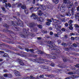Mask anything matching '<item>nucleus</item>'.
<instances>
[{"label": "nucleus", "mask_w": 79, "mask_h": 79, "mask_svg": "<svg viewBox=\"0 0 79 79\" xmlns=\"http://www.w3.org/2000/svg\"><path fill=\"white\" fill-rule=\"evenodd\" d=\"M16 19L17 20L18 22L16 21H11L10 23L12 24L11 25V26H12V29H13L15 31H18L17 33H13V31L9 30L7 29H3V31L6 33H8L9 37L13 40H17L18 37L16 36V35H17L18 34H19L20 35L22 38H26V37H27L29 35H31L32 37H34V34L31 33L29 31V29H26L23 28V32H20L19 31H20L21 29L19 27H17V26H19L20 27H23L24 25L23 23H19V18H17Z\"/></svg>", "instance_id": "nucleus-1"}, {"label": "nucleus", "mask_w": 79, "mask_h": 79, "mask_svg": "<svg viewBox=\"0 0 79 79\" xmlns=\"http://www.w3.org/2000/svg\"><path fill=\"white\" fill-rule=\"evenodd\" d=\"M31 60L32 61H33L35 63H40V64H42V62L40 61H43L45 62H50V61L48 60H47V59H44L43 58L41 57L37 58L36 59H31Z\"/></svg>", "instance_id": "nucleus-2"}, {"label": "nucleus", "mask_w": 79, "mask_h": 79, "mask_svg": "<svg viewBox=\"0 0 79 79\" xmlns=\"http://www.w3.org/2000/svg\"><path fill=\"white\" fill-rule=\"evenodd\" d=\"M30 17L31 18L33 17L34 19H37V20L39 22H40V23H42L44 22V19L41 17H38L37 16H36L35 14L34 13H32V14L30 16Z\"/></svg>", "instance_id": "nucleus-3"}, {"label": "nucleus", "mask_w": 79, "mask_h": 79, "mask_svg": "<svg viewBox=\"0 0 79 79\" xmlns=\"http://www.w3.org/2000/svg\"><path fill=\"white\" fill-rule=\"evenodd\" d=\"M48 42L50 44L49 45H48V47H49V49H50L51 50H56L55 51L57 53H60V50H56V49H55V47L53 46V45H52L51 44H52V41H48Z\"/></svg>", "instance_id": "nucleus-4"}, {"label": "nucleus", "mask_w": 79, "mask_h": 79, "mask_svg": "<svg viewBox=\"0 0 79 79\" xmlns=\"http://www.w3.org/2000/svg\"><path fill=\"white\" fill-rule=\"evenodd\" d=\"M73 23V20H71L68 22V24L69 26V29L70 30H73V24L72 23Z\"/></svg>", "instance_id": "nucleus-5"}, {"label": "nucleus", "mask_w": 79, "mask_h": 79, "mask_svg": "<svg viewBox=\"0 0 79 79\" xmlns=\"http://www.w3.org/2000/svg\"><path fill=\"white\" fill-rule=\"evenodd\" d=\"M55 54L54 53H52L49 55H47V56H48L49 58H52V59H56V57L54 56Z\"/></svg>", "instance_id": "nucleus-6"}, {"label": "nucleus", "mask_w": 79, "mask_h": 79, "mask_svg": "<svg viewBox=\"0 0 79 79\" xmlns=\"http://www.w3.org/2000/svg\"><path fill=\"white\" fill-rule=\"evenodd\" d=\"M65 7L66 6L64 5H62L61 7L60 8V11L61 12L63 13L65 11V10L64 9Z\"/></svg>", "instance_id": "nucleus-7"}, {"label": "nucleus", "mask_w": 79, "mask_h": 79, "mask_svg": "<svg viewBox=\"0 0 79 79\" xmlns=\"http://www.w3.org/2000/svg\"><path fill=\"white\" fill-rule=\"evenodd\" d=\"M73 5V2H68L67 3V6H67L68 8H71V7H72V6Z\"/></svg>", "instance_id": "nucleus-8"}, {"label": "nucleus", "mask_w": 79, "mask_h": 79, "mask_svg": "<svg viewBox=\"0 0 79 79\" xmlns=\"http://www.w3.org/2000/svg\"><path fill=\"white\" fill-rule=\"evenodd\" d=\"M53 21L54 23H56V24H60V21L57 20L56 19H54L53 18H52L51 19Z\"/></svg>", "instance_id": "nucleus-9"}, {"label": "nucleus", "mask_w": 79, "mask_h": 79, "mask_svg": "<svg viewBox=\"0 0 79 79\" xmlns=\"http://www.w3.org/2000/svg\"><path fill=\"white\" fill-rule=\"evenodd\" d=\"M14 73L16 76H21V74H20V73L17 71H15Z\"/></svg>", "instance_id": "nucleus-10"}, {"label": "nucleus", "mask_w": 79, "mask_h": 79, "mask_svg": "<svg viewBox=\"0 0 79 79\" xmlns=\"http://www.w3.org/2000/svg\"><path fill=\"white\" fill-rule=\"evenodd\" d=\"M63 61L64 63H71V61L69 60L68 59H67L66 58L63 59Z\"/></svg>", "instance_id": "nucleus-11"}, {"label": "nucleus", "mask_w": 79, "mask_h": 79, "mask_svg": "<svg viewBox=\"0 0 79 79\" xmlns=\"http://www.w3.org/2000/svg\"><path fill=\"white\" fill-rule=\"evenodd\" d=\"M19 63L20 65H21V66H24V65H25V64H24V62L22 60H19Z\"/></svg>", "instance_id": "nucleus-12"}, {"label": "nucleus", "mask_w": 79, "mask_h": 79, "mask_svg": "<svg viewBox=\"0 0 79 79\" xmlns=\"http://www.w3.org/2000/svg\"><path fill=\"white\" fill-rule=\"evenodd\" d=\"M58 66L60 68H64L66 66V65H65V64H63L62 65L58 64Z\"/></svg>", "instance_id": "nucleus-13"}, {"label": "nucleus", "mask_w": 79, "mask_h": 79, "mask_svg": "<svg viewBox=\"0 0 79 79\" xmlns=\"http://www.w3.org/2000/svg\"><path fill=\"white\" fill-rule=\"evenodd\" d=\"M35 26V24L34 23L32 22L31 23H30L29 24V26L30 27H34V26Z\"/></svg>", "instance_id": "nucleus-14"}, {"label": "nucleus", "mask_w": 79, "mask_h": 79, "mask_svg": "<svg viewBox=\"0 0 79 79\" xmlns=\"http://www.w3.org/2000/svg\"><path fill=\"white\" fill-rule=\"evenodd\" d=\"M5 6L6 8H7L8 6L9 7V8H10L11 6V4H10V3H8L7 4V3H5Z\"/></svg>", "instance_id": "nucleus-15"}, {"label": "nucleus", "mask_w": 79, "mask_h": 79, "mask_svg": "<svg viewBox=\"0 0 79 79\" xmlns=\"http://www.w3.org/2000/svg\"><path fill=\"white\" fill-rule=\"evenodd\" d=\"M40 6L41 7V9L42 10H46V7H45V6H43L42 5H40Z\"/></svg>", "instance_id": "nucleus-16"}, {"label": "nucleus", "mask_w": 79, "mask_h": 79, "mask_svg": "<svg viewBox=\"0 0 79 79\" xmlns=\"http://www.w3.org/2000/svg\"><path fill=\"white\" fill-rule=\"evenodd\" d=\"M42 67L44 69H48V67L47 66L42 65Z\"/></svg>", "instance_id": "nucleus-17"}, {"label": "nucleus", "mask_w": 79, "mask_h": 79, "mask_svg": "<svg viewBox=\"0 0 79 79\" xmlns=\"http://www.w3.org/2000/svg\"><path fill=\"white\" fill-rule=\"evenodd\" d=\"M7 77L10 79H11V78H12V77H13V75H12V74L11 73H8Z\"/></svg>", "instance_id": "nucleus-18"}, {"label": "nucleus", "mask_w": 79, "mask_h": 79, "mask_svg": "<svg viewBox=\"0 0 79 79\" xmlns=\"http://www.w3.org/2000/svg\"><path fill=\"white\" fill-rule=\"evenodd\" d=\"M17 55H19V56H21L22 57H26V55H24L19 53H17Z\"/></svg>", "instance_id": "nucleus-19"}, {"label": "nucleus", "mask_w": 79, "mask_h": 79, "mask_svg": "<svg viewBox=\"0 0 79 79\" xmlns=\"http://www.w3.org/2000/svg\"><path fill=\"white\" fill-rule=\"evenodd\" d=\"M3 27H6V28H9V27L10 26L8 25V24L6 23H5L4 25H3Z\"/></svg>", "instance_id": "nucleus-20"}, {"label": "nucleus", "mask_w": 79, "mask_h": 79, "mask_svg": "<svg viewBox=\"0 0 79 79\" xmlns=\"http://www.w3.org/2000/svg\"><path fill=\"white\" fill-rule=\"evenodd\" d=\"M75 18L76 19H79V13H78L77 14H76V15H75Z\"/></svg>", "instance_id": "nucleus-21"}, {"label": "nucleus", "mask_w": 79, "mask_h": 79, "mask_svg": "<svg viewBox=\"0 0 79 79\" xmlns=\"http://www.w3.org/2000/svg\"><path fill=\"white\" fill-rule=\"evenodd\" d=\"M59 0H52L53 2L55 4H57L58 3Z\"/></svg>", "instance_id": "nucleus-22"}, {"label": "nucleus", "mask_w": 79, "mask_h": 79, "mask_svg": "<svg viewBox=\"0 0 79 79\" xmlns=\"http://www.w3.org/2000/svg\"><path fill=\"white\" fill-rule=\"evenodd\" d=\"M8 54L6 53H4V55H2V57H5L6 58V57H8Z\"/></svg>", "instance_id": "nucleus-23"}, {"label": "nucleus", "mask_w": 79, "mask_h": 79, "mask_svg": "<svg viewBox=\"0 0 79 79\" xmlns=\"http://www.w3.org/2000/svg\"><path fill=\"white\" fill-rule=\"evenodd\" d=\"M29 55L30 56H32V57H36L37 56V55L32 54H29Z\"/></svg>", "instance_id": "nucleus-24"}, {"label": "nucleus", "mask_w": 79, "mask_h": 79, "mask_svg": "<svg viewBox=\"0 0 79 79\" xmlns=\"http://www.w3.org/2000/svg\"><path fill=\"white\" fill-rule=\"evenodd\" d=\"M6 37V36H5V35L0 34V37H1V38H5V37Z\"/></svg>", "instance_id": "nucleus-25"}, {"label": "nucleus", "mask_w": 79, "mask_h": 79, "mask_svg": "<svg viewBox=\"0 0 79 79\" xmlns=\"http://www.w3.org/2000/svg\"><path fill=\"white\" fill-rule=\"evenodd\" d=\"M29 52H30L32 53H34V50L33 49H30Z\"/></svg>", "instance_id": "nucleus-26"}, {"label": "nucleus", "mask_w": 79, "mask_h": 79, "mask_svg": "<svg viewBox=\"0 0 79 79\" xmlns=\"http://www.w3.org/2000/svg\"><path fill=\"white\" fill-rule=\"evenodd\" d=\"M66 15H67V16H71V14L70 13V12H66Z\"/></svg>", "instance_id": "nucleus-27"}, {"label": "nucleus", "mask_w": 79, "mask_h": 79, "mask_svg": "<svg viewBox=\"0 0 79 79\" xmlns=\"http://www.w3.org/2000/svg\"><path fill=\"white\" fill-rule=\"evenodd\" d=\"M74 66L77 68H79V64H76V65H74Z\"/></svg>", "instance_id": "nucleus-28"}, {"label": "nucleus", "mask_w": 79, "mask_h": 79, "mask_svg": "<svg viewBox=\"0 0 79 79\" xmlns=\"http://www.w3.org/2000/svg\"><path fill=\"white\" fill-rule=\"evenodd\" d=\"M61 45H62L63 46H64V47H66L67 46V44L64 43H62L61 44Z\"/></svg>", "instance_id": "nucleus-29"}, {"label": "nucleus", "mask_w": 79, "mask_h": 79, "mask_svg": "<svg viewBox=\"0 0 79 79\" xmlns=\"http://www.w3.org/2000/svg\"><path fill=\"white\" fill-rule=\"evenodd\" d=\"M68 74L69 75H72L74 74V73L72 72H69L68 73Z\"/></svg>", "instance_id": "nucleus-30"}, {"label": "nucleus", "mask_w": 79, "mask_h": 79, "mask_svg": "<svg viewBox=\"0 0 79 79\" xmlns=\"http://www.w3.org/2000/svg\"><path fill=\"white\" fill-rule=\"evenodd\" d=\"M37 27L40 29H42V26L41 25H37Z\"/></svg>", "instance_id": "nucleus-31"}, {"label": "nucleus", "mask_w": 79, "mask_h": 79, "mask_svg": "<svg viewBox=\"0 0 79 79\" xmlns=\"http://www.w3.org/2000/svg\"><path fill=\"white\" fill-rule=\"evenodd\" d=\"M68 0H63V3L64 4H66L68 3Z\"/></svg>", "instance_id": "nucleus-32"}, {"label": "nucleus", "mask_w": 79, "mask_h": 79, "mask_svg": "<svg viewBox=\"0 0 79 79\" xmlns=\"http://www.w3.org/2000/svg\"><path fill=\"white\" fill-rule=\"evenodd\" d=\"M24 50L25 51H26L27 52H29V49L28 48H25Z\"/></svg>", "instance_id": "nucleus-33"}, {"label": "nucleus", "mask_w": 79, "mask_h": 79, "mask_svg": "<svg viewBox=\"0 0 79 79\" xmlns=\"http://www.w3.org/2000/svg\"><path fill=\"white\" fill-rule=\"evenodd\" d=\"M8 74H3V76L4 77H8Z\"/></svg>", "instance_id": "nucleus-34"}, {"label": "nucleus", "mask_w": 79, "mask_h": 79, "mask_svg": "<svg viewBox=\"0 0 79 79\" xmlns=\"http://www.w3.org/2000/svg\"><path fill=\"white\" fill-rule=\"evenodd\" d=\"M18 48H20L21 50H23V49H24V48L21 47L19 45L18 46Z\"/></svg>", "instance_id": "nucleus-35"}, {"label": "nucleus", "mask_w": 79, "mask_h": 79, "mask_svg": "<svg viewBox=\"0 0 79 79\" xmlns=\"http://www.w3.org/2000/svg\"><path fill=\"white\" fill-rule=\"evenodd\" d=\"M71 44H72V43L70 42H69L67 43V45H69V46H71Z\"/></svg>", "instance_id": "nucleus-36"}, {"label": "nucleus", "mask_w": 79, "mask_h": 79, "mask_svg": "<svg viewBox=\"0 0 79 79\" xmlns=\"http://www.w3.org/2000/svg\"><path fill=\"white\" fill-rule=\"evenodd\" d=\"M57 42L59 44H61V40H57Z\"/></svg>", "instance_id": "nucleus-37"}, {"label": "nucleus", "mask_w": 79, "mask_h": 79, "mask_svg": "<svg viewBox=\"0 0 79 79\" xmlns=\"http://www.w3.org/2000/svg\"><path fill=\"white\" fill-rule=\"evenodd\" d=\"M51 66H53V67L55 66V64H54V63L53 62H52L51 64Z\"/></svg>", "instance_id": "nucleus-38"}, {"label": "nucleus", "mask_w": 79, "mask_h": 79, "mask_svg": "<svg viewBox=\"0 0 79 79\" xmlns=\"http://www.w3.org/2000/svg\"><path fill=\"white\" fill-rule=\"evenodd\" d=\"M74 26L75 27H77V28L79 27V26H78V25L77 24H75V25H74Z\"/></svg>", "instance_id": "nucleus-39"}, {"label": "nucleus", "mask_w": 79, "mask_h": 79, "mask_svg": "<svg viewBox=\"0 0 79 79\" xmlns=\"http://www.w3.org/2000/svg\"><path fill=\"white\" fill-rule=\"evenodd\" d=\"M54 35L55 37H59V36H58V34L55 33L54 34Z\"/></svg>", "instance_id": "nucleus-40"}, {"label": "nucleus", "mask_w": 79, "mask_h": 79, "mask_svg": "<svg viewBox=\"0 0 79 79\" xmlns=\"http://www.w3.org/2000/svg\"><path fill=\"white\" fill-rule=\"evenodd\" d=\"M42 32L43 33H44V34H47V31L43 30L42 31Z\"/></svg>", "instance_id": "nucleus-41"}, {"label": "nucleus", "mask_w": 79, "mask_h": 79, "mask_svg": "<svg viewBox=\"0 0 79 79\" xmlns=\"http://www.w3.org/2000/svg\"><path fill=\"white\" fill-rule=\"evenodd\" d=\"M6 53H11V51L10 50L7 49Z\"/></svg>", "instance_id": "nucleus-42"}, {"label": "nucleus", "mask_w": 79, "mask_h": 79, "mask_svg": "<svg viewBox=\"0 0 79 79\" xmlns=\"http://www.w3.org/2000/svg\"><path fill=\"white\" fill-rule=\"evenodd\" d=\"M2 11H6V10H6V9L4 7H2Z\"/></svg>", "instance_id": "nucleus-43"}, {"label": "nucleus", "mask_w": 79, "mask_h": 79, "mask_svg": "<svg viewBox=\"0 0 79 79\" xmlns=\"http://www.w3.org/2000/svg\"><path fill=\"white\" fill-rule=\"evenodd\" d=\"M61 31H63L64 32L66 30L65 29V28H62Z\"/></svg>", "instance_id": "nucleus-44"}, {"label": "nucleus", "mask_w": 79, "mask_h": 79, "mask_svg": "<svg viewBox=\"0 0 79 79\" xmlns=\"http://www.w3.org/2000/svg\"><path fill=\"white\" fill-rule=\"evenodd\" d=\"M46 24L47 26H50V22H47L46 23Z\"/></svg>", "instance_id": "nucleus-45"}, {"label": "nucleus", "mask_w": 79, "mask_h": 79, "mask_svg": "<svg viewBox=\"0 0 79 79\" xmlns=\"http://www.w3.org/2000/svg\"><path fill=\"white\" fill-rule=\"evenodd\" d=\"M34 30L35 32H37V31H38V30L37 29V28H34Z\"/></svg>", "instance_id": "nucleus-46"}, {"label": "nucleus", "mask_w": 79, "mask_h": 79, "mask_svg": "<svg viewBox=\"0 0 79 79\" xmlns=\"http://www.w3.org/2000/svg\"><path fill=\"white\" fill-rule=\"evenodd\" d=\"M71 13L72 14V15H74V10L72 9V10H71Z\"/></svg>", "instance_id": "nucleus-47"}, {"label": "nucleus", "mask_w": 79, "mask_h": 79, "mask_svg": "<svg viewBox=\"0 0 79 79\" xmlns=\"http://www.w3.org/2000/svg\"><path fill=\"white\" fill-rule=\"evenodd\" d=\"M73 47H77V44H76V43H74L73 44Z\"/></svg>", "instance_id": "nucleus-48"}, {"label": "nucleus", "mask_w": 79, "mask_h": 79, "mask_svg": "<svg viewBox=\"0 0 79 79\" xmlns=\"http://www.w3.org/2000/svg\"><path fill=\"white\" fill-rule=\"evenodd\" d=\"M24 12L25 13V14H26V15H27V14H28V11L27 10H24Z\"/></svg>", "instance_id": "nucleus-49"}, {"label": "nucleus", "mask_w": 79, "mask_h": 79, "mask_svg": "<svg viewBox=\"0 0 79 79\" xmlns=\"http://www.w3.org/2000/svg\"><path fill=\"white\" fill-rule=\"evenodd\" d=\"M48 77H49L51 78L52 77H53V75H48Z\"/></svg>", "instance_id": "nucleus-50"}, {"label": "nucleus", "mask_w": 79, "mask_h": 79, "mask_svg": "<svg viewBox=\"0 0 79 79\" xmlns=\"http://www.w3.org/2000/svg\"><path fill=\"white\" fill-rule=\"evenodd\" d=\"M7 50L8 49H2V50H3V51H4L5 52H6V53Z\"/></svg>", "instance_id": "nucleus-51"}, {"label": "nucleus", "mask_w": 79, "mask_h": 79, "mask_svg": "<svg viewBox=\"0 0 79 79\" xmlns=\"http://www.w3.org/2000/svg\"><path fill=\"white\" fill-rule=\"evenodd\" d=\"M50 34V35H53V33L52 31H51Z\"/></svg>", "instance_id": "nucleus-52"}, {"label": "nucleus", "mask_w": 79, "mask_h": 79, "mask_svg": "<svg viewBox=\"0 0 79 79\" xmlns=\"http://www.w3.org/2000/svg\"><path fill=\"white\" fill-rule=\"evenodd\" d=\"M48 22H49V23H52V20L49 19H48Z\"/></svg>", "instance_id": "nucleus-53"}, {"label": "nucleus", "mask_w": 79, "mask_h": 79, "mask_svg": "<svg viewBox=\"0 0 79 79\" xmlns=\"http://www.w3.org/2000/svg\"><path fill=\"white\" fill-rule=\"evenodd\" d=\"M44 77V75H40V78H43Z\"/></svg>", "instance_id": "nucleus-54"}, {"label": "nucleus", "mask_w": 79, "mask_h": 79, "mask_svg": "<svg viewBox=\"0 0 79 79\" xmlns=\"http://www.w3.org/2000/svg\"><path fill=\"white\" fill-rule=\"evenodd\" d=\"M65 26L66 27H68V24L67 23H66L65 24Z\"/></svg>", "instance_id": "nucleus-55"}, {"label": "nucleus", "mask_w": 79, "mask_h": 79, "mask_svg": "<svg viewBox=\"0 0 79 79\" xmlns=\"http://www.w3.org/2000/svg\"><path fill=\"white\" fill-rule=\"evenodd\" d=\"M17 15L18 16H20V14L19 12H18L17 13Z\"/></svg>", "instance_id": "nucleus-56"}, {"label": "nucleus", "mask_w": 79, "mask_h": 79, "mask_svg": "<svg viewBox=\"0 0 79 79\" xmlns=\"http://www.w3.org/2000/svg\"><path fill=\"white\" fill-rule=\"evenodd\" d=\"M20 53L22 54H24L25 53H26V52H24L23 51H21L20 52Z\"/></svg>", "instance_id": "nucleus-57"}, {"label": "nucleus", "mask_w": 79, "mask_h": 79, "mask_svg": "<svg viewBox=\"0 0 79 79\" xmlns=\"http://www.w3.org/2000/svg\"><path fill=\"white\" fill-rule=\"evenodd\" d=\"M30 78H31V79H34V78H35V77H34L33 76H32V75H30Z\"/></svg>", "instance_id": "nucleus-58"}, {"label": "nucleus", "mask_w": 79, "mask_h": 79, "mask_svg": "<svg viewBox=\"0 0 79 79\" xmlns=\"http://www.w3.org/2000/svg\"><path fill=\"white\" fill-rule=\"evenodd\" d=\"M22 5V4L21 3H19L18 5V6H19V7H21V6Z\"/></svg>", "instance_id": "nucleus-59"}, {"label": "nucleus", "mask_w": 79, "mask_h": 79, "mask_svg": "<svg viewBox=\"0 0 79 79\" xmlns=\"http://www.w3.org/2000/svg\"><path fill=\"white\" fill-rule=\"evenodd\" d=\"M21 8L22 9H24V8H25V7L24 6L22 5L21 7Z\"/></svg>", "instance_id": "nucleus-60"}, {"label": "nucleus", "mask_w": 79, "mask_h": 79, "mask_svg": "<svg viewBox=\"0 0 79 79\" xmlns=\"http://www.w3.org/2000/svg\"><path fill=\"white\" fill-rule=\"evenodd\" d=\"M62 22H65V19L64 18L62 19Z\"/></svg>", "instance_id": "nucleus-61"}, {"label": "nucleus", "mask_w": 79, "mask_h": 79, "mask_svg": "<svg viewBox=\"0 0 79 79\" xmlns=\"http://www.w3.org/2000/svg\"><path fill=\"white\" fill-rule=\"evenodd\" d=\"M3 71L5 73H7V72H8V70H7V69H4Z\"/></svg>", "instance_id": "nucleus-62"}, {"label": "nucleus", "mask_w": 79, "mask_h": 79, "mask_svg": "<svg viewBox=\"0 0 79 79\" xmlns=\"http://www.w3.org/2000/svg\"><path fill=\"white\" fill-rule=\"evenodd\" d=\"M0 79H5V78L3 77V76H2V77H0Z\"/></svg>", "instance_id": "nucleus-63"}, {"label": "nucleus", "mask_w": 79, "mask_h": 79, "mask_svg": "<svg viewBox=\"0 0 79 79\" xmlns=\"http://www.w3.org/2000/svg\"><path fill=\"white\" fill-rule=\"evenodd\" d=\"M42 14L41 13H38V15L41 16V15H42Z\"/></svg>", "instance_id": "nucleus-64"}]
</instances>
